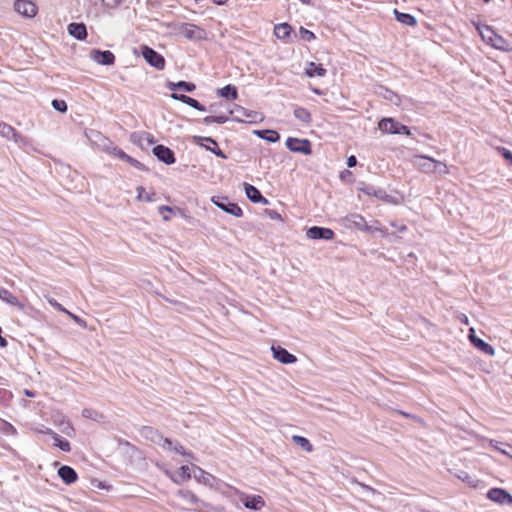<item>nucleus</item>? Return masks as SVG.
Instances as JSON below:
<instances>
[{
  "label": "nucleus",
  "mask_w": 512,
  "mask_h": 512,
  "mask_svg": "<svg viewBox=\"0 0 512 512\" xmlns=\"http://www.w3.org/2000/svg\"><path fill=\"white\" fill-rule=\"evenodd\" d=\"M375 93L396 106L402 105L403 101L411 102V99L402 97L384 86H378Z\"/></svg>",
  "instance_id": "10"
},
{
  "label": "nucleus",
  "mask_w": 512,
  "mask_h": 512,
  "mask_svg": "<svg viewBox=\"0 0 512 512\" xmlns=\"http://www.w3.org/2000/svg\"><path fill=\"white\" fill-rule=\"evenodd\" d=\"M344 226L351 229L356 228L366 232H372V227L368 226L366 220L360 214H350L343 219Z\"/></svg>",
  "instance_id": "7"
},
{
  "label": "nucleus",
  "mask_w": 512,
  "mask_h": 512,
  "mask_svg": "<svg viewBox=\"0 0 512 512\" xmlns=\"http://www.w3.org/2000/svg\"><path fill=\"white\" fill-rule=\"evenodd\" d=\"M362 487H363L364 489H366V490H368V491L372 492V493H374V492H375V489H373V488H372V487H370V486H367V485L362 484Z\"/></svg>",
  "instance_id": "61"
},
{
  "label": "nucleus",
  "mask_w": 512,
  "mask_h": 512,
  "mask_svg": "<svg viewBox=\"0 0 512 512\" xmlns=\"http://www.w3.org/2000/svg\"><path fill=\"white\" fill-rule=\"evenodd\" d=\"M396 134H404V135H410V129L406 126L400 123L398 130L396 131Z\"/></svg>",
  "instance_id": "53"
},
{
  "label": "nucleus",
  "mask_w": 512,
  "mask_h": 512,
  "mask_svg": "<svg viewBox=\"0 0 512 512\" xmlns=\"http://www.w3.org/2000/svg\"><path fill=\"white\" fill-rule=\"evenodd\" d=\"M254 134L270 143H275L280 139V135L275 130H256Z\"/></svg>",
  "instance_id": "34"
},
{
  "label": "nucleus",
  "mask_w": 512,
  "mask_h": 512,
  "mask_svg": "<svg viewBox=\"0 0 512 512\" xmlns=\"http://www.w3.org/2000/svg\"><path fill=\"white\" fill-rule=\"evenodd\" d=\"M357 163V160H356V157L355 156H350L348 159H347V165L348 167H354Z\"/></svg>",
  "instance_id": "56"
},
{
  "label": "nucleus",
  "mask_w": 512,
  "mask_h": 512,
  "mask_svg": "<svg viewBox=\"0 0 512 512\" xmlns=\"http://www.w3.org/2000/svg\"><path fill=\"white\" fill-rule=\"evenodd\" d=\"M392 226L396 227L401 232H403L407 229V227L405 225L396 226L394 223H392Z\"/></svg>",
  "instance_id": "59"
},
{
  "label": "nucleus",
  "mask_w": 512,
  "mask_h": 512,
  "mask_svg": "<svg viewBox=\"0 0 512 512\" xmlns=\"http://www.w3.org/2000/svg\"><path fill=\"white\" fill-rule=\"evenodd\" d=\"M270 217L272 219H280V215L275 211L270 212Z\"/></svg>",
  "instance_id": "58"
},
{
  "label": "nucleus",
  "mask_w": 512,
  "mask_h": 512,
  "mask_svg": "<svg viewBox=\"0 0 512 512\" xmlns=\"http://www.w3.org/2000/svg\"><path fill=\"white\" fill-rule=\"evenodd\" d=\"M111 153L121 159V160H126V159H130V156L128 154H126L123 150H121L120 148L118 147H114L112 150H111Z\"/></svg>",
  "instance_id": "49"
},
{
  "label": "nucleus",
  "mask_w": 512,
  "mask_h": 512,
  "mask_svg": "<svg viewBox=\"0 0 512 512\" xmlns=\"http://www.w3.org/2000/svg\"><path fill=\"white\" fill-rule=\"evenodd\" d=\"M158 212L163 216L164 221H169L170 217L168 215H164V212L172 213L173 208L170 206L162 205L158 208Z\"/></svg>",
  "instance_id": "51"
},
{
  "label": "nucleus",
  "mask_w": 512,
  "mask_h": 512,
  "mask_svg": "<svg viewBox=\"0 0 512 512\" xmlns=\"http://www.w3.org/2000/svg\"><path fill=\"white\" fill-rule=\"evenodd\" d=\"M457 477L463 481L464 483H467L469 486L471 487H477L478 486V483H479V480L473 478L472 476H470L467 472L465 471H461L459 474H457Z\"/></svg>",
  "instance_id": "41"
},
{
  "label": "nucleus",
  "mask_w": 512,
  "mask_h": 512,
  "mask_svg": "<svg viewBox=\"0 0 512 512\" xmlns=\"http://www.w3.org/2000/svg\"><path fill=\"white\" fill-rule=\"evenodd\" d=\"M230 114L233 116L232 119L236 122L256 123L257 121L262 120L260 113L245 109L238 105H235V107L230 110Z\"/></svg>",
  "instance_id": "2"
},
{
  "label": "nucleus",
  "mask_w": 512,
  "mask_h": 512,
  "mask_svg": "<svg viewBox=\"0 0 512 512\" xmlns=\"http://www.w3.org/2000/svg\"><path fill=\"white\" fill-rule=\"evenodd\" d=\"M158 437L162 441V443H159V445L162 446L164 449L173 450L180 455H183V456H186L189 458H193V454L190 452H187L185 450V448L182 445H180L179 443L174 444L170 439L163 438L160 435H158Z\"/></svg>",
  "instance_id": "18"
},
{
  "label": "nucleus",
  "mask_w": 512,
  "mask_h": 512,
  "mask_svg": "<svg viewBox=\"0 0 512 512\" xmlns=\"http://www.w3.org/2000/svg\"><path fill=\"white\" fill-rule=\"evenodd\" d=\"M14 9L22 16L33 18L37 14V6L31 0H16Z\"/></svg>",
  "instance_id": "12"
},
{
  "label": "nucleus",
  "mask_w": 512,
  "mask_h": 512,
  "mask_svg": "<svg viewBox=\"0 0 512 512\" xmlns=\"http://www.w3.org/2000/svg\"><path fill=\"white\" fill-rule=\"evenodd\" d=\"M68 32L78 40H84L87 37L86 26L83 23H71L68 25Z\"/></svg>",
  "instance_id": "28"
},
{
  "label": "nucleus",
  "mask_w": 512,
  "mask_h": 512,
  "mask_svg": "<svg viewBox=\"0 0 512 512\" xmlns=\"http://www.w3.org/2000/svg\"><path fill=\"white\" fill-rule=\"evenodd\" d=\"M217 5H224L228 2V0H213Z\"/></svg>",
  "instance_id": "60"
},
{
  "label": "nucleus",
  "mask_w": 512,
  "mask_h": 512,
  "mask_svg": "<svg viewBox=\"0 0 512 512\" xmlns=\"http://www.w3.org/2000/svg\"><path fill=\"white\" fill-rule=\"evenodd\" d=\"M217 94L221 97L230 99V100H236L238 97V92L235 86L233 85H226L220 89L217 90Z\"/></svg>",
  "instance_id": "35"
},
{
  "label": "nucleus",
  "mask_w": 512,
  "mask_h": 512,
  "mask_svg": "<svg viewBox=\"0 0 512 512\" xmlns=\"http://www.w3.org/2000/svg\"><path fill=\"white\" fill-rule=\"evenodd\" d=\"M502 156L512 164V152L504 147L498 148Z\"/></svg>",
  "instance_id": "52"
},
{
  "label": "nucleus",
  "mask_w": 512,
  "mask_h": 512,
  "mask_svg": "<svg viewBox=\"0 0 512 512\" xmlns=\"http://www.w3.org/2000/svg\"><path fill=\"white\" fill-rule=\"evenodd\" d=\"M194 139H195V142L200 145H202L201 141H206V142L210 143L212 146H205L207 150L211 151L213 154H215L216 156H218L222 159L227 158L225 153L221 149H219L217 142L214 139H212L211 137L196 136V137H194Z\"/></svg>",
  "instance_id": "23"
},
{
  "label": "nucleus",
  "mask_w": 512,
  "mask_h": 512,
  "mask_svg": "<svg viewBox=\"0 0 512 512\" xmlns=\"http://www.w3.org/2000/svg\"><path fill=\"white\" fill-rule=\"evenodd\" d=\"M462 321H463L464 323H466V324H467V323H468V318H467V316L463 315V319H462Z\"/></svg>",
  "instance_id": "64"
},
{
  "label": "nucleus",
  "mask_w": 512,
  "mask_h": 512,
  "mask_svg": "<svg viewBox=\"0 0 512 512\" xmlns=\"http://www.w3.org/2000/svg\"><path fill=\"white\" fill-rule=\"evenodd\" d=\"M90 58L100 65H112L115 62V56L111 51H101L94 49L90 53Z\"/></svg>",
  "instance_id": "14"
},
{
  "label": "nucleus",
  "mask_w": 512,
  "mask_h": 512,
  "mask_svg": "<svg viewBox=\"0 0 512 512\" xmlns=\"http://www.w3.org/2000/svg\"><path fill=\"white\" fill-rule=\"evenodd\" d=\"M143 58L153 67L158 70H163L165 67L164 57L148 46L142 48Z\"/></svg>",
  "instance_id": "6"
},
{
  "label": "nucleus",
  "mask_w": 512,
  "mask_h": 512,
  "mask_svg": "<svg viewBox=\"0 0 512 512\" xmlns=\"http://www.w3.org/2000/svg\"><path fill=\"white\" fill-rule=\"evenodd\" d=\"M487 498L501 505H512V495L502 488H491L487 492Z\"/></svg>",
  "instance_id": "11"
},
{
  "label": "nucleus",
  "mask_w": 512,
  "mask_h": 512,
  "mask_svg": "<svg viewBox=\"0 0 512 512\" xmlns=\"http://www.w3.org/2000/svg\"><path fill=\"white\" fill-rule=\"evenodd\" d=\"M65 314H67L75 323H77L78 325H80L83 328H86V322L82 318H80L79 316L73 314L72 312H70L68 310Z\"/></svg>",
  "instance_id": "50"
},
{
  "label": "nucleus",
  "mask_w": 512,
  "mask_h": 512,
  "mask_svg": "<svg viewBox=\"0 0 512 512\" xmlns=\"http://www.w3.org/2000/svg\"><path fill=\"white\" fill-rule=\"evenodd\" d=\"M306 236L309 239L332 240L335 236V233L330 228L313 226L306 231Z\"/></svg>",
  "instance_id": "13"
},
{
  "label": "nucleus",
  "mask_w": 512,
  "mask_h": 512,
  "mask_svg": "<svg viewBox=\"0 0 512 512\" xmlns=\"http://www.w3.org/2000/svg\"><path fill=\"white\" fill-rule=\"evenodd\" d=\"M228 121V117L225 116V115H217V116H206L204 119H203V122L207 125H210L212 123H217V124H224Z\"/></svg>",
  "instance_id": "43"
},
{
  "label": "nucleus",
  "mask_w": 512,
  "mask_h": 512,
  "mask_svg": "<svg viewBox=\"0 0 512 512\" xmlns=\"http://www.w3.org/2000/svg\"><path fill=\"white\" fill-rule=\"evenodd\" d=\"M489 444L494 448L496 449L497 451H499L501 454L509 457L512 459V454H510L508 451H506L505 449H502V447H499V442L496 441V440H489Z\"/></svg>",
  "instance_id": "48"
},
{
  "label": "nucleus",
  "mask_w": 512,
  "mask_h": 512,
  "mask_svg": "<svg viewBox=\"0 0 512 512\" xmlns=\"http://www.w3.org/2000/svg\"><path fill=\"white\" fill-rule=\"evenodd\" d=\"M106 1H107V6L117 7L122 3L123 0H106Z\"/></svg>",
  "instance_id": "54"
},
{
  "label": "nucleus",
  "mask_w": 512,
  "mask_h": 512,
  "mask_svg": "<svg viewBox=\"0 0 512 512\" xmlns=\"http://www.w3.org/2000/svg\"><path fill=\"white\" fill-rule=\"evenodd\" d=\"M299 34L301 38L307 42H311L312 40L315 39V34L304 27L300 28Z\"/></svg>",
  "instance_id": "45"
},
{
  "label": "nucleus",
  "mask_w": 512,
  "mask_h": 512,
  "mask_svg": "<svg viewBox=\"0 0 512 512\" xmlns=\"http://www.w3.org/2000/svg\"><path fill=\"white\" fill-rule=\"evenodd\" d=\"M82 416L85 417V418L94 420V421H100V420H102L104 418L101 413H99L96 410L89 409V408L83 409Z\"/></svg>",
  "instance_id": "42"
},
{
  "label": "nucleus",
  "mask_w": 512,
  "mask_h": 512,
  "mask_svg": "<svg viewBox=\"0 0 512 512\" xmlns=\"http://www.w3.org/2000/svg\"><path fill=\"white\" fill-rule=\"evenodd\" d=\"M166 87L170 91H176L177 89H183L186 92H193L196 89V86L194 83L186 82V81L168 82L166 84Z\"/></svg>",
  "instance_id": "33"
},
{
  "label": "nucleus",
  "mask_w": 512,
  "mask_h": 512,
  "mask_svg": "<svg viewBox=\"0 0 512 512\" xmlns=\"http://www.w3.org/2000/svg\"><path fill=\"white\" fill-rule=\"evenodd\" d=\"M0 135L8 140H14L15 142H18L21 138L12 126L4 122H0Z\"/></svg>",
  "instance_id": "32"
},
{
  "label": "nucleus",
  "mask_w": 512,
  "mask_h": 512,
  "mask_svg": "<svg viewBox=\"0 0 512 512\" xmlns=\"http://www.w3.org/2000/svg\"><path fill=\"white\" fill-rule=\"evenodd\" d=\"M177 495L184 500L188 501L190 504L194 506H199L203 502L190 490H179Z\"/></svg>",
  "instance_id": "37"
},
{
  "label": "nucleus",
  "mask_w": 512,
  "mask_h": 512,
  "mask_svg": "<svg viewBox=\"0 0 512 512\" xmlns=\"http://www.w3.org/2000/svg\"><path fill=\"white\" fill-rule=\"evenodd\" d=\"M58 475L66 484H72L77 480V473L70 466H62L58 470Z\"/></svg>",
  "instance_id": "31"
},
{
  "label": "nucleus",
  "mask_w": 512,
  "mask_h": 512,
  "mask_svg": "<svg viewBox=\"0 0 512 512\" xmlns=\"http://www.w3.org/2000/svg\"><path fill=\"white\" fill-rule=\"evenodd\" d=\"M240 500L245 508L255 511L262 510L266 505L265 500L260 495L240 493Z\"/></svg>",
  "instance_id": "9"
},
{
  "label": "nucleus",
  "mask_w": 512,
  "mask_h": 512,
  "mask_svg": "<svg viewBox=\"0 0 512 512\" xmlns=\"http://www.w3.org/2000/svg\"><path fill=\"white\" fill-rule=\"evenodd\" d=\"M244 189L246 196L250 201L254 203L267 202V200L261 195L260 191L255 186L245 183Z\"/></svg>",
  "instance_id": "30"
},
{
  "label": "nucleus",
  "mask_w": 512,
  "mask_h": 512,
  "mask_svg": "<svg viewBox=\"0 0 512 512\" xmlns=\"http://www.w3.org/2000/svg\"><path fill=\"white\" fill-rule=\"evenodd\" d=\"M166 475L177 484H181L192 477L191 469L185 465L181 466L175 475L171 474L169 471H166Z\"/></svg>",
  "instance_id": "21"
},
{
  "label": "nucleus",
  "mask_w": 512,
  "mask_h": 512,
  "mask_svg": "<svg viewBox=\"0 0 512 512\" xmlns=\"http://www.w3.org/2000/svg\"><path fill=\"white\" fill-rule=\"evenodd\" d=\"M433 173H439L441 175H446L449 173L448 166L444 162L434 159Z\"/></svg>",
  "instance_id": "44"
},
{
  "label": "nucleus",
  "mask_w": 512,
  "mask_h": 512,
  "mask_svg": "<svg viewBox=\"0 0 512 512\" xmlns=\"http://www.w3.org/2000/svg\"><path fill=\"white\" fill-rule=\"evenodd\" d=\"M179 33L188 40H202L206 38L205 30L192 23L182 24Z\"/></svg>",
  "instance_id": "5"
},
{
  "label": "nucleus",
  "mask_w": 512,
  "mask_h": 512,
  "mask_svg": "<svg viewBox=\"0 0 512 512\" xmlns=\"http://www.w3.org/2000/svg\"><path fill=\"white\" fill-rule=\"evenodd\" d=\"M400 122L394 118H382L378 123V128L381 132L386 134H396Z\"/></svg>",
  "instance_id": "20"
},
{
  "label": "nucleus",
  "mask_w": 512,
  "mask_h": 512,
  "mask_svg": "<svg viewBox=\"0 0 512 512\" xmlns=\"http://www.w3.org/2000/svg\"><path fill=\"white\" fill-rule=\"evenodd\" d=\"M131 141L142 148L149 147L155 143L153 135L147 132H138L131 135Z\"/></svg>",
  "instance_id": "19"
},
{
  "label": "nucleus",
  "mask_w": 512,
  "mask_h": 512,
  "mask_svg": "<svg viewBox=\"0 0 512 512\" xmlns=\"http://www.w3.org/2000/svg\"><path fill=\"white\" fill-rule=\"evenodd\" d=\"M24 394L27 396V397H35L36 394L35 392L31 391V390H28V389H25L24 390Z\"/></svg>",
  "instance_id": "57"
},
{
  "label": "nucleus",
  "mask_w": 512,
  "mask_h": 512,
  "mask_svg": "<svg viewBox=\"0 0 512 512\" xmlns=\"http://www.w3.org/2000/svg\"><path fill=\"white\" fill-rule=\"evenodd\" d=\"M300 2H302L303 4H310L311 3V0H299Z\"/></svg>",
  "instance_id": "63"
},
{
  "label": "nucleus",
  "mask_w": 512,
  "mask_h": 512,
  "mask_svg": "<svg viewBox=\"0 0 512 512\" xmlns=\"http://www.w3.org/2000/svg\"><path fill=\"white\" fill-rule=\"evenodd\" d=\"M293 32L292 27L288 23H280L274 27V35L277 39L288 42Z\"/></svg>",
  "instance_id": "25"
},
{
  "label": "nucleus",
  "mask_w": 512,
  "mask_h": 512,
  "mask_svg": "<svg viewBox=\"0 0 512 512\" xmlns=\"http://www.w3.org/2000/svg\"><path fill=\"white\" fill-rule=\"evenodd\" d=\"M469 339L471 343L484 354L489 356L495 354V349L490 344L475 336L473 328L470 329Z\"/></svg>",
  "instance_id": "17"
},
{
  "label": "nucleus",
  "mask_w": 512,
  "mask_h": 512,
  "mask_svg": "<svg viewBox=\"0 0 512 512\" xmlns=\"http://www.w3.org/2000/svg\"><path fill=\"white\" fill-rule=\"evenodd\" d=\"M47 299V302L52 306L54 307L55 309H57L58 311L60 312H63V313H66L67 312V309L65 307H63V305H61L57 300H55L54 298L52 297H46Z\"/></svg>",
  "instance_id": "47"
},
{
  "label": "nucleus",
  "mask_w": 512,
  "mask_h": 512,
  "mask_svg": "<svg viewBox=\"0 0 512 512\" xmlns=\"http://www.w3.org/2000/svg\"><path fill=\"white\" fill-rule=\"evenodd\" d=\"M137 199L139 201L153 202L155 193H147L142 186L137 187Z\"/></svg>",
  "instance_id": "40"
},
{
  "label": "nucleus",
  "mask_w": 512,
  "mask_h": 512,
  "mask_svg": "<svg viewBox=\"0 0 512 512\" xmlns=\"http://www.w3.org/2000/svg\"><path fill=\"white\" fill-rule=\"evenodd\" d=\"M271 351L274 359L278 360L282 364H293L297 361L295 355L291 354L281 346H272Z\"/></svg>",
  "instance_id": "15"
},
{
  "label": "nucleus",
  "mask_w": 512,
  "mask_h": 512,
  "mask_svg": "<svg viewBox=\"0 0 512 512\" xmlns=\"http://www.w3.org/2000/svg\"><path fill=\"white\" fill-rule=\"evenodd\" d=\"M292 440L296 445L300 446L303 450L307 452H311L313 450V446L305 437L294 435L292 436Z\"/></svg>",
  "instance_id": "39"
},
{
  "label": "nucleus",
  "mask_w": 512,
  "mask_h": 512,
  "mask_svg": "<svg viewBox=\"0 0 512 512\" xmlns=\"http://www.w3.org/2000/svg\"><path fill=\"white\" fill-rule=\"evenodd\" d=\"M415 160H421V162H418L417 168L424 172V173H433V163L434 158L426 156V155H416L414 157Z\"/></svg>",
  "instance_id": "27"
},
{
  "label": "nucleus",
  "mask_w": 512,
  "mask_h": 512,
  "mask_svg": "<svg viewBox=\"0 0 512 512\" xmlns=\"http://www.w3.org/2000/svg\"><path fill=\"white\" fill-rule=\"evenodd\" d=\"M211 201L214 205H216L218 208L223 210L224 212L233 215L235 217H242L243 211L236 203H231L228 201L225 197H217L213 196L211 198Z\"/></svg>",
  "instance_id": "3"
},
{
  "label": "nucleus",
  "mask_w": 512,
  "mask_h": 512,
  "mask_svg": "<svg viewBox=\"0 0 512 512\" xmlns=\"http://www.w3.org/2000/svg\"><path fill=\"white\" fill-rule=\"evenodd\" d=\"M312 91L315 93V94H318V95H321L322 94V91L319 90L318 88H313Z\"/></svg>",
  "instance_id": "62"
},
{
  "label": "nucleus",
  "mask_w": 512,
  "mask_h": 512,
  "mask_svg": "<svg viewBox=\"0 0 512 512\" xmlns=\"http://www.w3.org/2000/svg\"><path fill=\"white\" fill-rule=\"evenodd\" d=\"M192 471H193V477L198 483L209 486L211 488H214L217 486L218 479L215 476H213L212 474L206 472L205 470H203L202 468H200L198 466H193Z\"/></svg>",
  "instance_id": "8"
},
{
  "label": "nucleus",
  "mask_w": 512,
  "mask_h": 512,
  "mask_svg": "<svg viewBox=\"0 0 512 512\" xmlns=\"http://www.w3.org/2000/svg\"><path fill=\"white\" fill-rule=\"evenodd\" d=\"M171 97L175 100H178L184 104L189 105L190 107L198 110V111H206V108L204 105L199 103L196 99L191 98L184 94H178V93H172Z\"/></svg>",
  "instance_id": "24"
},
{
  "label": "nucleus",
  "mask_w": 512,
  "mask_h": 512,
  "mask_svg": "<svg viewBox=\"0 0 512 512\" xmlns=\"http://www.w3.org/2000/svg\"><path fill=\"white\" fill-rule=\"evenodd\" d=\"M482 40L493 48L501 51H509V43L502 36L498 35L489 26H478L477 27Z\"/></svg>",
  "instance_id": "1"
},
{
  "label": "nucleus",
  "mask_w": 512,
  "mask_h": 512,
  "mask_svg": "<svg viewBox=\"0 0 512 512\" xmlns=\"http://www.w3.org/2000/svg\"><path fill=\"white\" fill-rule=\"evenodd\" d=\"M42 432L50 435L54 440V446L58 447L62 451L69 452L71 450L70 442L61 438L57 433H55L50 428H46Z\"/></svg>",
  "instance_id": "26"
},
{
  "label": "nucleus",
  "mask_w": 512,
  "mask_h": 512,
  "mask_svg": "<svg viewBox=\"0 0 512 512\" xmlns=\"http://www.w3.org/2000/svg\"><path fill=\"white\" fill-rule=\"evenodd\" d=\"M153 153L159 161H162L167 165H171L175 162L173 151L164 145L155 146L153 148Z\"/></svg>",
  "instance_id": "16"
},
{
  "label": "nucleus",
  "mask_w": 512,
  "mask_h": 512,
  "mask_svg": "<svg viewBox=\"0 0 512 512\" xmlns=\"http://www.w3.org/2000/svg\"><path fill=\"white\" fill-rule=\"evenodd\" d=\"M0 300L8 305L15 306L20 310H23L25 307V305L21 303L13 293L3 287H0Z\"/></svg>",
  "instance_id": "22"
},
{
  "label": "nucleus",
  "mask_w": 512,
  "mask_h": 512,
  "mask_svg": "<svg viewBox=\"0 0 512 512\" xmlns=\"http://www.w3.org/2000/svg\"><path fill=\"white\" fill-rule=\"evenodd\" d=\"M52 106L56 111L64 113L67 111V104L64 100L54 99L52 101Z\"/></svg>",
  "instance_id": "46"
},
{
  "label": "nucleus",
  "mask_w": 512,
  "mask_h": 512,
  "mask_svg": "<svg viewBox=\"0 0 512 512\" xmlns=\"http://www.w3.org/2000/svg\"><path fill=\"white\" fill-rule=\"evenodd\" d=\"M305 75L309 78L312 77H324L327 70L322 65H317L314 62H308L305 67Z\"/></svg>",
  "instance_id": "29"
},
{
  "label": "nucleus",
  "mask_w": 512,
  "mask_h": 512,
  "mask_svg": "<svg viewBox=\"0 0 512 512\" xmlns=\"http://www.w3.org/2000/svg\"><path fill=\"white\" fill-rule=\"evenodd\" d=\"M286 147L295 153L310 155L312 153L311 142L308 139L289 137L286 140Z\"/></svg>",
  "instance_id": "4"
},
{
  "label": "nucleus",
  "mask_w": 512,
  "mask_h": 512,
  "mask_svg": "<svg viewBox=\"0 0 512 512\" xmlns=\"http://www.w3.org/2000/svg\"><path fill=\"white\" fill-rule=\"evenodd\" d=\"M394 14H395L397 21H399L400 23H402L404 25L415 26L417 24L416 18L411 14L402 13L396 9L394 10Z\"/></svg>",
  "instance_id": "36"
},
{
  "label": "nucleus",
  "mask_w": 512,
  "mask_h": 512,
  "mask_svg": "<svg viewBox=\"0 0 512 512\" xmlns=\"http://www.w3.org/2000/svg\"><path fill=\"white\" fill-rule=\"evenodd\" d=\"M294 117L302 123L310 124L312 121V117L310 112L303 107H297L294 109Z\"/></svg>",
  "instance_id": "38"
},
{
  "label": "nucleus",
  "mask_w": 512,
  "mask_h": 512,
  "mask_svg": "<svg viewBox=\"0 0 512 512\" xmlns=\"http://www.w3.org/2000/svg\"><path fill=\"white\" fill-rule=\"evenodd\" d=\"M125 161L137 168H139L141 166V163L138 160L132 158L131 156H130V159H126Z\"/></svg>",
  "instance_id": "55"
}]
</instances>
